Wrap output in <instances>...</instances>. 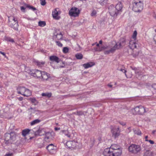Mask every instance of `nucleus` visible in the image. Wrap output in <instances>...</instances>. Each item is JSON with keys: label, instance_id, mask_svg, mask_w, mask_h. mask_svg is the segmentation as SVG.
Here are the masks:
<instances>
[{"label": "nucleus", "instance_id": "obj_1", "mask_svg": "<svg viewBox=\"0 0 156 156\" xmlns=\"http://www.w3.org/2000/svg\"><path fill=\"white\" fill-rule=\"evenodd\" d=\"M122 149L116 144L112 145L110 148H105L103 152L104 156H121Z\"/></svg>", "mask_w": 156, "mask_h": 156}, {"label": "nucleus", "instance_id": "obj_2", "mask_svg": "<svg viewBox=\"0 0 156 156\" xmlns=\"http://www.w3.org/2000/svg\"><path fill=\"white\" fill-rule=\"evenodd\" d=\"M122 47L121 43L120 42L116 43L114 46L109 45L107 46H103L101 48H97L95 49V50L97 51H101L103 50H106L104 51V53L105 55L109 54L110 53H113L117 50L119 49Z\"/></svg>", "mask_w": 156, "mask_h": 156}, {"label": "nucleus", "instance_id": "obj_3", "mask_svg": "<svg viewBox=\"0 0 156 156\" xmlns=\"http://www.w3.org/2000/svg\"><path fill=\"white\" fill-rule=\"evenodd\" d=\"M133 4L132 9L135 12H140L143 8V3L141 0H134Z\"/></svg>", "mask_w": 156, "mask_h": 156}, {"label": "nucleus", "instance_id": "obj_4", "mask_svg": "<svg viewBox=\"0 0 156 156\" xmlns=\"http://www.w3.org/2000/svg\"><path fill=\"white\" fill-rule=\"evenodd\" d=\"M16 135L14 132L10 133H6L5 134V143L11 144L16 140Z\"/></svg>", "mask_w": 156, "mask_h": 156}, {"label": "nucleus", "instance_id": "obj_5", "mask_svg": "<svg viewBox=\"0 0 156 156\" xmlns=\"http://www.w3.org/2000/svg\"><path fill=\"white\" fill-rule=\"evenodd\" d=\"M128 150L131 153L137 154L141 151V147L140 145L132 144L129 147Z\"/></svg>", "mask_w": 156, "mask_h": 156}, {"label": "nucleus", "instance_id": "obj_6", "mask_svg": "<svg viewBox=\"0 0 156 156\" xmlns=\"http://www.w3.org/2000/svg\"><path fill=\"white\" fill-rule=\"evenodd\" d=\"M9 26L14 30H18V24L17 19L14 17H9Z\"/></svg>", "mask_w": 156, "mask_h": 156}, {"label": "nucleus", "instance_id": "obj_7", "mask_svg": "<svg viewBox=\"0 0 156 156\" xmlns=\"http://www.w3.org/2000/svg\"><path fill=\"white\" fill-rule=\"evenodd\" d=\"M80 13V11L78 8L73 7L69 10V14L71 17H76L79 16Z\"/></svg>", "mask_w": 156, "mask_h": 156}, {"label": "nucleus", "instance_id": "obj_8", "mask_svg": "<svg viewBox=\"0 0 156 156\" xmlns=\"http://www.w3.org/2000/svg\"><path fill=\"white\" fill-rule=\"evenodd\" d=\"M67 146L69 149L72 150L74 148H79V144L74 141H69L66 144Z\"/></svg>", "mask_w": 156, "mask_h": 156}, {"label": "nucleus", "instance_id": "obj_9", "mask_svg": "<svg viewBox=\"0 0 156 156\" xmlns=\"http://www.w3.org/2000/svg\"><path fill=\"white\" fill-rule=\"evenodd\" d=\"M108 12L110 15L112 17H115L119 14H120L116 10L113 5H111L108 7Z\"/></svg>", "mask_w": 156, "mask_h": 156}, {"label": "nucleus", "instance_id": "obj_10", "mask_svg": "<svg viewBox=\"0 0 156 156\" xmlns=\"http://www.w3.org/2000/svg\"><path fill=\"white\" fill-rule=\"evenodd\" d=\"M111 132L112 135L115 138L119 136L120 132V130L119 129V127L117 126H111Z\"/></svg>", "mask_w": 156, "mask_h": 156}, {"label": "nucleus", "instance_id": "obj_11", "mask_svg": "<svg viewBox=\"0 0 156 156\" xmlns=\"http://www.w3.org/2000/svg\"><path fill=\"white\" fill-rule=\"evenodd\" d=\"M30 74L34 77L40 78L42 75V72L38 70H33Z\"/></svg>", "mask_w": 156, "mask_h": 156}, {"label": "nucleus", "instance_id": "obj_12", "mask_svg": "<svg viewBox=\"0 0 156 156\" xmlns=\"http://www.w3.org/2000/svg\"><path fill=\"white\" fill-rule=\"evenodd\" d=\"M138 44L136 43L135 40H131L129 42V47L132 49L136 48L138 47Z\"/></svg>", "mask_w": 156, "mask_h": 156}, {"label": "nucleus", "instance_id": "obj_13", "mask_svg": "<svg viewBox=\"0 0 156 156\" xmlns=\"http://www.w3.org/2000/svg\"><path fill=\"white\" fill-rule=\"evenodd\" d=\"M49 60L52 62H55L57 63H58L61 60L58 57L55 55L50 56L49 57Z\"/></svg>", "mask_w": 156, "mask_h": 156}, {"label": "nucleus", "instance_id": "obj_14", "mask_svg": "<svg viewBox=\"0 0 156 156\" xmlns=\"http://www.w3.org/2000/svg\"><path fill=\"white\" fill-rule=\"evenodd\" d=\"M45 133V131L44 129L40 128L35 132L34 133L36 136L39 135L40 136L44 135Z\"/></svg>", "mask_w": 156, "mask_h": 156}, {"label": "nucleus", "instance_id": "obj_15", "mask_svg": "<svg viewBox=\"0 0 156 156\" xmlns=\"http://www.w3.org/2000/svg\"><path fill=\"white\" fill-rule=\"evenodd\" d=\"M17 90L18 94L23 95V94H24L25 91L26 90V88L24 87L20 86L17 87Z\"/></svg>", "mask_w": 156, "mask_h": 156}, {"label": "nucleus", "instance_id": "obj_16", "mask_svg": "<svg viewBox=\"0 0 156 156\" xmlns=\"http://www.w3.org/2000/svg\"><path fill=\"white\" fill-rule=\"evenodd\" d=\"M115 7L116 9V10L120 14L122 12V3L120 2H118Z\"/></svg>", "mask_w": 156, "mask_h": 156}, {"label": "nucleus", "instance_id": "obj_17", "mask_svg": "<svg viewBox=\"0 0 156 156\" xmlns=\"http://www.w3.org/2000/svg\"><path fill=\"white\" fill-rule=\"evenodd\" d=\"M94 65V63L93 62H89L86 64H84L83 65V66L85 69H87L91 67Z\"/></svg>", "mask_w": 156, "mask_h": 156}, {"label": "nucleus", "instance_id": "obj_18", "mask_svg": "<svg viewBox=\"0 0 156 156\" xmlns=\"http://www.w3.org/2000/svg\"><path fill=\"white\" fill-rule=\"evenodd\" d=\"M41 77L43 80H46L48 78V74L45 72H42Z\"/></svg>", "mask_w": 156, "mask_h": 156}, {"label": "nucleus", "instance_id": "obj_19", "mask_svg": "<svg viewBox=\"0 0 156 156\" xmlns=\"http://www.w3.org/2000/svg\"><path fill=\"white\" fill-rule=\"evenodd\" d=\"M146 112V110L145 109L144 107L141 105L139 106V114H143Z\"/></svg>", "mask_w": 156, "mask_h": 156}, {"label": "nucleus", "instance_id": "obj_20", "mask_svg": "<svg viewBox=\"0 0 156 156\" xmlns=\"http://www.w3.org/2000/svg\"><path fill=\"white\" fill-rule=\"evenodd\" d=\"M153 153L152 152L147 150L144 153L143 156H153Z\"/></svg>", "mask_w": 156, "mask_h": 156}, {"label": "nucleus", "instance_id": "obj_21", "mask_svg": "<svg viewBox=\"0 0 156 156\" xmlns=\"http://www.w3.org/2000/svg\"><path fill=\"white\" fill-rule=\"evenodd\" d=\"M117 70L125 73V76H126V71L125 70V67L123 66L120 65L117 68Z\"/></svg>", "mask_w": 156, "mask_h": 156}, {"label": "nucleus", "instance_id": "obj_22", "mask_svg": "<svg viewBox=\"0 0 156 156\" xmlns=\"http://www.w3.org/2000/svg\"><path fill=\"white\" fill-rule=\"evenodd\" d=\"M58 15V12L57 11L56 9H55L52 12V15L53 17L56 19H58V18L57 17V16Z\"/></svg>", "mask_w": 156, "mask_h": 156}, {"label": "nucleus", "instance_id": "obj_23", "mask_svg": "<svg viewBox=\"0 0 156 156\" xmlns=\"http://www.w3.org/2000/svg\"><path fill=\"white\" fill-rule=\"evenodd\" d=\"M47 150L50 152H51V151L55 149V147L52 144H51L48 146L46 147Z\"/></svg>", "mask_w": 156, "mask_h": 156}, {"label": "nucleus", "instance_id": "obj_24", "mask_svg": "<svg viewBox=\"0 0 156 156\" xmlns=\"http://www.w3.org/2000/svg\"><path fill=\"white\" fill-rule=\"evenodd\" d=\"M35 62L36 65L39 67H42L45 63V62L44 61H36Z\"/></svg>", "mask_w": 156, "mask_h": 156}, {"label": "nucleus", "instance_id": "obj_25", "mask_svg": "<svg viewBox=\"0 0 156 156\" xmlns=\"http://www.w3.org/2000/svg\"><path fill=\"white\" fill-rule=\"evenodd\" d=\"M132 112L134 114H139V106H137L132 109Z\"/></svg>", "mask_w": 156, "mask_h": 156}, {"label": "nucleus", "instance_id": "obj_26", "mask_svg": "<svg viewBox=\"0 0 156 156\" xmlns=\"http://www.w3.org/2000/svg\"><path fill=\"white\" fill-rule=\"evenodd\" d=\"M31 92L29 90L26 88V90L25 91V93L23 95L25 96L28 97L31 95Z\"/></svg>", "mask_w": 156, "mask_h": 156}, {"label": "nucleus", "instance_id": "obj_27", "mask_svg": "<svg viewBox=\"0 0 156 156\" xmlns=\"http://www.w3.org/2000/svg\"><path fill=\"white\" fill-rule=\"evenodd\" d=\"M31 131V130L28 129H26L22 131V135L24 136H25L27 135L29 133V132Z\"/></svg>", "mask_w": 156, "mask_h": 156}, {"label": "nucleus", "instance_id": "obj_28", "mask_svg": "<svg viewBox=\"0 0 156 156\" xmlns=\"http://www.w3.org/2000/svg\"><path fill=\"white\" fill-rule=\"evenodd\" d=\"M52 94L51 93H42L41 94V95L43 97H46L48 98H50L51 97V96Z\"/></svg>", "mask_w": 156, "mask_h": 156}, {"label": "nucleus", "instance_id": "obj_29", "mask_svg": "<svg viewBox=\"0 0 156 156\" xmlns=\"http://www.w3.org/2000/svg\"><path fill=\"white\" fill-rule=\"evenodd\" d=\"M41 122V120L38 119H37L32 121L30 122V125L31 126L34 125L38 123Z\"/></svg>", "mask_w": 156, "mask_h": 156}, {"label": "nucleus", "instance_id": "obj_30", "mask_svg": "<svg viewBox=\"0 0 156 156\" xmlns=\"http://www.w3.org/2000/svg\"><path fill=\"white\" fill-rule=\"evenodd\" d=\"M45 139L46 140L49 139L50 136H51V134L50 132H46L45 134Z\"/></svg>", "mask_w": 156, "mask_h": 156}, {"label": "nucleus", "instance_id": "obj_31", "mask_svg": "<svg viewBox=\"0 0 156 156\" xmlns=\"http://www.w3.org/2000/svg\"><path fill=\"white\" fill-rule=\"evenodd\" d=\"M75 56L77 59H81L83 58V55L81 53H78Z\"/></svg>", "mask_w": 156, "mask_h": 156}, {"label": "nucleus", "instance_id": "obj_32", "mask_svg": "<svg viewBox=\"0 0 156 156\" xmlns=\"http://www.w3.org/2000/svg\"><path fill=\"white\" fill-rule=\"evenodd\" d=\"M5 41H9V42H12V43H13L14 42V41L13 39L10 37H7L5 36Z\"/></svg>", "mask_w": 156, "mask_h": 156}, {"label": "nucleus", "instance_id": "obj_33", "mask_svg": "<svg viewBox=\"0 0 156 156\" xmlns=\"http://www.w3.org/2000/svg\"><path fill=\"white\" fill-rule=\"evenodd\" d=\"M99 3L101 5H103L107 3V0H97Z\"/></svg>", "mask_w": 156, "mask_h": 156}, {"label": "nucleus", "instance_id": "obj_34", "mask_svg": "<svg viewBox=\"0 0 156 156\" xmlns=\"http://www.w3.org/2000/svg\"><path fill=\"white\" fill-rule=\"evenodd\" d=\"M134 132L135 134L139 135H140L141 134V131L139 129H136L134 130Z\"/></svg>", "mask_w": 156, "mask_h": 156}, {"label": "nucleus", "instance_id": "obj_35", "mask_svg": "<svg viewBox=\"0 0 156 156\" xmlns=\"http://www.w3.org/2000/svg\"><path fill=\"white\" fill-rule=\"evenodd\" d=\"M46 25V23L45 22L43 21H40L38 22V25L41 27H44Z\"/></svg>", "mask_w": 156, "mask_h": 156}, {"label": "nucleus", "instance_id": "obj_36", "mask_svg": "<svg viewBox=\"0 0 156 156\" xmlns=\"http://www.w3.org/2000/svg\"><path fill=\"white\" fill-rule=\"evenodd\" d=\"M62 132L64 133L65 134L66 136L68 137L69 138L70 137V133L68 132L66 130H63Z\"/></svg>", "mask_w": 156, "mask_h": 156}, {"label": "nucleus", "instance_id": "obj_37", "mask_svg": "<svg viewBox=\"0 0 156 156\" xmlns=\"http://www.w3.org/2000/svg\"><path fill=\"white\" fill-rule=\"evenodd\" d=\"M137 34V33L136 30L134 31L132 36V38L134 39V40H135L136 38V36Z\"/></svg>", "mask_w": 156, "mask_h": 156}, {"label": "nucleus", "instance_id": "obj_38", "mask_svg": "<svg viewBox=\"0 0 156 156\" xmlns=\"http://www.w3.org/2000/svg\"><path fill=\"white\" fill-rule=\"evenodd\" d=\"M27 7L29 9H31L33 11H34L36 10V9L35 8L31 5H27Z\"/></svg>", "mask_w": 156, "mask_h": 156}, {"label": "nucleus", "instance_id": "obj_39", "mask_svg": "<svg viewBox=\"0 0 156 156\" xmlns=\"http://www.w3.org/2000/svg\"><path fill=\"white\" fill-rule=\"evenodd\" d=\"M77 115L80 116L82 115H84V112H82V111H78L76 112Z\"/></svg>", "mask_w": 156, "mask_h": 156}, {"label": "nucleus", "instance_id": "obj_40", "mask_svg": "<svg viewBox=\"0 0 156 156\" xmlns=\"http://www.w3.org/2000/svg\"><path fill=\"white\" fill-rule=\"evenodd\" d=\"M69 48L67 47H64L63 49V51L64 53H66L68 52Z\"/></svg>", "mask_w": 156, "mask_h": 156}, {"label": "nucleus", "instance_id": "obj_41", "mask_svg": "<svg viewBox=\"0 0 156 156\" xmlns=\"http://www.w3.org/2000/svg\"><path fill=\"white\" fill-rule=\"evenodd\" d=\"M62 35L61 33H60L59 34H57L56 36V38H57L59 40L60 39L62 38Z\"/></svg>", "mask_w": 156, "mask_h": 156}, {"label": "nucleus", "instance_id": "obj_42", "mask_svg": "<svg viewBox=\"0 0 156 156\" xmlns=\"http://www.w3.org/2000/svg\"><path fill=\"white\" fill-rule=\"evenodd\" d=\"M97 14V12L95 10H93L92 11L91 14V16H95Z\"/></svg>", "mask_w": 156, "mask_h": 156}, {"label": "nucleus", "instance_id": "obj_43", "mask_svg": "<svg viewBox=\"0 0 156 156\" xmlns=\"http://www.w3.org/2000/svg\"><path fill=\"white\" fill-rule=\"evenodd\" d=\"M30 100L32 102V103H34L36 102H37V100H36V99H35V98H30Z\"/></svg>", "mask_w": 156, "mask_h": 156}, {"label": "nucleus", "instance_id": "obj_44", "mask_svg": "<svg viewBox=\"0 0 156 156\" xmlns=\"http://www.w3.org/2000/svg\"><path fill=\"white\" fill-rule=\"evenodd\" d=\"M41 4L42 5H44L46 4L45 0H40Z\"/></svg>", "mask_w": 156, "mask_h": 156}, {"label": "nucleus", "instance_id": "obj_45", "mask_svg": "<svg viewBox=\"0 0 156 156\" xmlns=\"http://www.w3.org/2000/svg\"><path fill=\"white\" fill-rule=\"evenodd\" d=\"M57 45L59 47H62V44L59 41H56Z\"/></svg>", "mask_w": 156, "mask_h": 156}, {"label": "nucleus", "instance_id": "obj_46", "mask_svg": "<svg viewBox=\"0 0 156 156\" xmlns=\"http://www.w3.org/2000/svg\"><path fill=\"white\" fill-rule=\"evenodd\" d=\"M151 87L154 90H156V84H153Z\"/></svg>", "mask_w": 156, "mask_h": 156}, {"label": "nucleus", "instance_id": "obj_47", "mask_svg": "<svg viewBox=\"0 0 156 156\" xmlns=\"http://www.w3.org/2000/svg\"><path fill=\"white\" fill-rule=\"evenodd\" d=\"M119 123L120 124L123 126H125L126 125V123L123 122H119Z\"/></svg>", "mask_w": 156, "mask_h": 156}, {"label": "nucleus", "instance_id": "obj_48", "mask_svg": "<svg viewBox=\"0 0 156 156\" xmlns=\"http://www.w3.org/2000/svg\"><path fill=\"white\" fill-rule=\"evenodd\" d=\"M148 141L151 144H153L154 143V141H153L151 140H148Z\"/></svg>", "mask_w": 156, "mask_h": 156}, {"label": "nucleus", "instance_id": "obj_49", "mask_svg": "<svg viewBox=\"0 0 156 156\" xmlns=\"http://www.w3.org/2000/svg\"><path fill=\"white\" fill-rule=\"evenodd\" d=\"M12 153H9L6 154L5 156H12Z\"/></svg>", "mask_w": 156, "mask_h": 156}, {"label": "nucleus", "instance_id": "obj_50", "mask_svg": "<svg viewBox=\"0 0 156 156\" xmlns=\"http://www.w3.org/2000/svg\"><path fill=\"white\" fill-rule=\"evenodd\" d=\"M156 132V129L153 130L152 131V134L153 135H155V132Z\"/></svg>", "mask_w": 156, "mask_h": 156}, {"label": "nucleus", "instance_id": "obj_51", "mask_svg": "<svg viewBox=\"0 0 156 156\" xmlns=\"http://www.w3.org/2000/svg\"><path fill=\"white\" fill-rule=\"evenodd\" d=\"M60 128L55 127V131L60 130Z\"/></svg>", "mask_w": 156, "mask_h": 156}, {"label": "nucleus", "instance_id": "obj_52", "mask_svg": "<svg viewBox=\"0 0 156 156\" xmlns=\"http://www.w3.org/2000/svg\"><path fill=\"white\" fill-rule=\"evenodd\" d=\"M23 98L22 97H20L18 98V100L20 101H21L23 100Z\"/></svg>", "mask_w": 156, "mask_h": 156}, {"label": "nucleus", "instance_id": "obj_53", "mask_svg": "<svg viewBox=\"0 0 156 156\" xmlns=\"http://www.w3.org/2000/svg\"><path fill=\"white\" fill-rule=\"evenodd\" d=\"M148 137V136H145V141H148L149 140H147V138Z\"/></svg>", "mask_w": 156, "mask_h": 156}, {"label": "nucleus", "instance_id": "obj_54", "mask_svg": "<svg viewBox=\"0 0 156 156\" xmlns=\"http://www.w3.org/2000/svg\"><path fill=\"white\" fill-rule=\"evenodd\" d=\"M0 53L1 54H2L3 56H5V53L3 52H2V51H0Z\"/></svg>", "mask_w": 156, "mask_h": 156}, {"label": "nucleus", "instance_id": "obj_55", "mask_svg": "<svg viewBox=\"0 0 156 156\" xmlns=\"http://www.w3.org/2000/svg\"><path fill=\"white\" fill-rule=\"evenodd\" d=\"M21 10H24L25 9V8L23 6L21 7Z\"/></svg>", "mask_w": 156, "mask_h": 156}, {"label": "nucleus", "instance_id": "obj_56", "mask_svg": "<svg viewBox=\"0 0 156 156\" xmlns=\"http://www.w3.org/2000/svg\"><path fill=\"white\" fill-rule=\"evenodd\" d=\"M155 32H156V29H155ZM154 40L155 41H156V35L155 36H154Z\"/></svg>", "mask_w": 156, "mask_h": 156}, {"label": "nucleus", "instance_id": "obj_57", "mask_svg": "<svg viewBox=\"0 0 156 156\" xmlns=\"http://www.w3.org/2000/svg\"><path fill=\"white\" fill-rule=\"evenodd\" d=\"M107 86L110 87H112V85L108 84Z\"/></svg>", "mask_w": 156, "mask_h": 156}, {"label": "nucleus", "instance_id": "obj_58", "mask_svg": "<svg viewBox=\"0 0 156 156\" xmlns=\"http://www.w3.org/2000/svg\"><path fill=\"white\" fill-rule=\"evenodd\" d=\"M102 43V41L101 40H100L99 41V44H101Z\"/></svg>", "mask_w": 156, "mask_h": 156}, {"label": "nucleus", "instance_id": "obj_59", "mask_svg": "<svg viewBox=\"0 0 156 156\" xmlns=\"http://www.w3.org/2000/svg\"><path fill=\"white\" fill-rule=\"evenodd\" d=\"M96 46H97L98 47V48L99 47V44L97 43Z\"/></svg>", "mask_w": 156, "mask_h": 156}, {"label": "nucleus", "instance_id": "obj_60", "mask_svg": "<svg viewBox=\"0 0 156 156\" xmlns=\"http://www.w3.org/2000/svg\"><path fill=\"white\" fill-rule=\"evenodd\" d=\"M138 71H137V70H136L135 71V73H138Z\"/></svg>", "mask_w": 156, "mask_h": 156}, {"label": "nucleus", "instance_id": "obj_61", "mask_svg": "<svg viewBox=\"0 0 156 156\" xmlns=\"http://www.w3.org/2000/svg\"><path fill=\"white\" fill-rule=\"evenodd\" d=\"M96 43H95L93 44H92V46H94V45L95 44H96Z\"/></svg>", "mask_w": 156, "mask_h": 156}, {"label": "nucleus", "instance_id": "obj_62", "mask_svg": "<svg viewBox=\"0 0 156 156\" xmlns=\"http://www.w3.org/2000/svg\"><path fill=\"white\" fill-rule=\"evenodd\" d=\"M27 19H28V20H32V19H30V18H27ZM32 20H33V19H32Z\"/></svg>", "mask_w": 156, "mask_h": 156}]
</instances>
